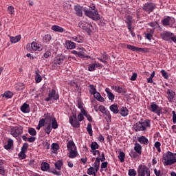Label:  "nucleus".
Returning a JSON list of instances; mask_svg holds the SVG:
<instances>
[{
    "label": "nucleus",
    "instance_id": "55",
    "mask_svg": "<svg viewBox=\"0 0 176 176\" xmlns=\"http://www.w3.org/2000/svg\"><path fill=\"white\" fill-rule=\"evenodd\" d=\"M28 143H24L23 146L21 147V151L26 153L27 150L28 149Z\"/></svg>",
    "mask_w": 176,
    "mask_h": 176
},
{
    "label": "nucleus",
    "instance_id": "3",
    "mask_svg": "<svg viewBox=\"0 0 176 176\" xmlns=\"http://www.w3.org/2000/svg\"><path fill=\"white\" fill-rule=\"evenodd\" d=\"M77 106L79 109H80V113L78 116V122H82L83 119H85L84 116H87V113H86V111L85 109H83V102H82V99L80 98H78L77 100Z\"/></svg>",
    "mask_w": 176,
    "mask_h": 176
},
{
    "label": "nucleus",
    "instance_id": "32",
    "mask_svg": "<svg viewBox=\"0 0 176 176\" xmlns=\"http://www.w3.org/2000/svg\"><path fill=\"white\" fill-rule=\"evenodd\" d=\"M52 30L56 32H64V28L56 25H52Z\"/></svg>",
    "mask_w": 176,
    "mask_h": 176
},
{
    "label": "nucleus",
    "instance_id": "13",
    "mask_svg": "<svg viewBox=\"0 0 176 176\" xmlns=\"http://www.w3.org/2000/svg\"><path fill=\"white\" fill-rule=\"evenodd\" d=\"M126 49L132 50V52H143L144 53H148L149 52V49L148 48H141L131 45H127Z\"/></svg>",
    "mask_w": 176,
    "mask_h": 176
},
{
    "label": "nucleus",
    "instance_id": "58",
    "mask_svg": "<svg viewBox=\"0 0 176 176\" xmlns=\"http://www.w3.org/2000/svg\"><path fill=\"white\" fill-rule=\"evenodd\" d=\"M60 67L59 64L54 61V63L51 66V69H57Z\"/></svg>",
    "mask_w": 176,
    "mask_h": 176
},
{
    "label": "nucleus",
    "instance_id": "19",
    "mask_svg": "<svg viewBox=\"0 0 176 176\" xmlns=\"http://www.w3.org/2000/svg\"><path fill=\"white\" fill-rule=\"evenodd\" d=\"M138 141L140 144H144V145H148V144H149V140L145 136L138 138Z\"/></svg>",
    "mask_w": 176,
    "mask_h": 176
},
{
    "label": "nucleus",
    "instance_id": "49",
    "mask_svg": "<svg viewBox=\"0 0 176 176\" xmlns=\"http://www.w3.org/2000/svg\"><path fill=\"white\" fill-rule=\"evenodd\" d=\"M3 97H6V98H12V97H13V93L10 91L5 92Z\"/></svg>",
    "mask_w": 176,
    "mask_h": 176
},
{
    "label": "nucleus",
    "instance_id": "7",
    "mask_svg": "<svg viewBox=\"0 0 176 176\" xmlns=\"http://www.w3.org/2000/svg\"><path fill=\"white\" fill-rule=\"evenodd\" d=\"M23 126L18 125L11 128L10 134L12 137H19L23 134Z\"/></svg>",
    "mask_w": 176,
    "mask_h": 176
},
{
    "label": "nucleus",
    "instance_id": "46",
    "mask_svg": "<svg viewBox=\"0 0 176 176\" xmlns=\"http://www.w3.org/2000/svg\"><path fill=\"white\" fill-rule=\"evenodd\" d=\"M154 146H155V148H156L157 151L159 153L162 152V148H160V146H162V144L160 143V142H156L154 144Z\"/></svg>",
    "mask_w": 176,
    "mask_h": 176
},
{
    "label": "nucleus",
    "instance_id": "12",
    "mask_svg": "<svg viewBox=\"0 0 176 176\" xmlns=\"http://www.w3.org/2000/svg\"><path fill=\"white\" fill-rule=\"evenodd\" d=\"M100 170V160H96L95 162L94 168H89V175H96V173Z\"/></svg>",
    "mask_w": 176,
    "mask_h": 176
},
{
    "label": "nucleus",
    "instance_id": "15",
    "mask_svg": "<svg viewBox=\"0 0 176 176\" xmlns=\"http://www.w3.org/2000/svg\"><path fill=\"white\" fill-rule=\"evenodd\" d=\"M173 35L174 34L170 32H164L160 34V36L164 41H170Z\"/></svg>",
    "mask_w": 176,
    "mask_h": 176
},
{
    "label": "nucleus",
    "instance_id": "16",
    "mask_svg": "<svg viewBox=\"0 0 176 176\" xmlns=\"http://www.w3.org/2000/svg\"><path fill=\"white\" fill-rule=\"evenodd\" d=\"M65 57L63 55H57L54 58V61L58 64L59 65H61L63 63H64Z\"/></svg>",
    "mask_w": 176,
    "mask_h": 176
},
{
    "label": "nucleus",
    "instance_id": "60",
    "mask_svg": "<svg viewBox=\"0 0 176 176\" xmlns=\"http://www.w3.org/2000/svg\"><path fill=\"white\" fill-rule=\"evenodd\" d=\"M8 12L10 13L11 14H13L14 13V8L12 6H10L8 8Z\"/></svg>",
    "mask_w": 176,
    "mask_h": 176
},
{
    "label": "nucleus",
    "instance_id": "50",
    "mask_svg": "<svg viewBox=\"0 0 176 176\" xmlns=\"http://www.w3.org/2000/svg\"><path fill=\"white\" fill-rule=\"evenodd\" d=\"M128 175L129 176H135L137 175V171H135V169H129Z\"/></svg>",
    "mask_w": 176,
    "mask_h": 176
},
{
    "label": "nucleus",
    "instance_id": "56",
    "mask_svg": "<svg viewBox=\"0 0 176 176\" xmlns=\"http://www.w3.org/2000/svg\"><path fill=\"white\" fill-rule=\"evenodd\" d=\"M129 156H130L132 159H135V157H137V156H138V154L135 151H131L129 153Z\"/></svg>",
    "mask_w": 176,
    "mask_h": 176
},
{
    "label": "nucleus",
    "instance_id": "28",
    "mask_svg": "<svg viewBox=\"0 0 176 176\" xmlns=\"http://www.w3.org/2000/svg\"><path fill=\"white\" fill-rule=\"evenodd\" d=\"M111 89L113 90L116 91V93H122V94L126 93V91H124V89H123V87H122L113 86V87H111Z\"/></svg>",
    "mask_w": 176,
    "mask_h": 176
},
{
    "label": "nucleus",
    "instance_id": "9",
    "mask_svg": "<svg viewBox=\"0 0 176 176\" xmlns=\"http://www.w3.org/2000/svg\"><path fill=\"white\" fill-rule=\"evenodd\" d=\"M142 9L147 13H152L156 9V5L152 2H147L143 5Z\"/></svg>",
    "mask_w": 176,
    "mask_h": 176
},
{
    "label": "nucleus",
    "instance_id": "23",
    "mask_svg": "<svg viewBox=\"0 0 176 176\" xmlns=\"http://www.w3.org/2000/svg\"><path fill=\"white\" fill-rule=\"evenodd\" d=\"M120 114L121 115V116L126 118V116L129 115V109H127V107H121V109H120Z\"/></svg>",
    "mask_w": 176,
    "mask_h": 176
},
{
    "label": "nucleus",
    "instance_id": "25",
    "mask_svg": "<svg viewBox=\"0 0 176 176\" xmlns=\"http://www.w3.org/2000/svg\"><path fill=\"white\" fill-rule=\"evenodd\" d=\"M75 10L77 16L79 17H82L83 16V9L80 6H77L75 7Z\"/></svg>",
    "mask_w": 176,
    "mask_h": 176
},
{
    "label": "nucleus",
    "instance_id": "20",
    "mask_svg": "<svg viewBox=\"0 0 176 176\" xmlns=\"http://www.w3.org/2000/svg\"><path fill=\"white\" fill-rule=\"evenodd\" d=\"M155 32L154 30H150L149 31H147L144 33L146 39H148V41L152 40V38H153V33Z\"/></svg>",
    "mask_w": 176,
    "mask_h": 176
},
{
    "label": "nucleus",
    "instance_id": "57",
    "mask_svg": "<svg viewBox=\"0 0 176 176\" xmlns=\"http://www.w3.org/2000/svg\"><path fill=\"white\" fill-rule=\"evenodd\" d=\"M161 74L164 79H168V74L166 73V70H161Z\"/></svg>",
    "mask_w": 176,
    "mask_h": 176
},
{
    "label": "nucleus",
    "instance_id": "14",
    "mask_svg": "<svg viewBox=\"0 0 176 176\" xmlns=\"http://www.w3.org/2000/svg\"><path fill=\"white\" fill-rule=\"evenodd\" d=\"M174 23H175V19L171 16H167L162 20V24L164 25H169L170 27H172Z\"/></svg>",
    "mask_w": 176,
    "mask_h": 176
},
{
    "label": "nucleus",
    "instance_id": "42",
    "mask_svg": "<svg viewBox=\"0 0 176 176\" xmlns=\"http://www.w3.org/2000/svg\"><path fill=\"white\" fill-rule=\"evenodd\" d=\"M126 157V155L124 154V152H120L118 155V159L120 160V162L121 163H123L124 162V157Z\"/></svg>",
    "mask_w": 176,
    "mask_h": 176
},
{
    "label": "nucleus",
    "instance_id": "47",
    "mask_svg": "<svg viewBox=\"0 0 176 176\" xmlns=\"http://www.w3.org/2000/svg\"><path fill=\"white\" fill-rule=\"evenodd\" d=\"M55 167L57 170H61V167H63V162L61 160H59L56 162Z\"/></svg>",
    "mask_w": 176,
    "mask_h": 176
},
{
    "label": "nucleus",
    "instance_id": "59",
    "mask_svg": "<svg viewBox=\"0 0 176 176\" xmlns=\"http://www.w3.org/2000/svg\"><path fill=\"white\" fill-rule=\"evenodd\" d=\"M50 56H52V52L50 50L47 51L46 52H45L43 54V57L45 58H49V57H50Z\"/></svg>",
    "mask_w": 176,
    "mask_h": 176
},
{
    "label": "nucleus",
    "instance_id": "41",
    "mask_svg": "<svg viewBox=\"0 0 176 176\" xmlns=\"http://www.w3.org/2000/svg\"><path fill=\"white\" fill-rule=\"evenodd\" d=\"M52 129L56 130V129L58 128V124H57V120H56V118H54L52 120Z\"/></svg>",
    "mask_w": 176,
    "mask_h": 176
},
{
    "label": "nucleus",
    "instance_id": "43",
    "mask_svg": "<svg viewBox=\"0 0 176 176\" xmlns=\"http://www.w3.org/2000/svg\"><path fill=\"white\" fill-rule=\"evenodd\" d=\"M36 83H39L42 81V76L38 73V72H36V78H35Z\"/></svg>",
    "mask_w": 176,
    "mask_h": 176
},
{
    "label": "nucleus",
    "instance_id": "48",
    "mask_svg": "<svg viewBox=\"0 0 176 176\" xmlns=\"http://www.w3.org/2000/svg\"><path fill=\"white\" fill-rule=\"evenodd\" d=\"M91 151H96V149H98V144L97 142H94L90 145Z\"/></svg>",
    "mask_w": 176,
    "mask_h": 176
},
{
    "label": "nucleus",
    "instance_id": "63",
    "mask_svg": "<svg viewBox=\"0 0 176 176\" xmlns=\"http://www.w3.org/2000/svg\"><path fill=\"white\" fill-rule=\"evenodd\" d=\"M172 115H173V122L174 123V124H175L176 123V113L175 111H172Z\"/></svg>",
    "mask_w": 176,
    "mask_h": 176
},
{
    "label": "nucleus",
    "instance_id": "22",
    "mask_svg": "<svg viewBox=\"0 0 176 176\" xmlns=\"http://www.w3.org/2000/svg\"><path fill=\"white\" fill-rule=\"evenodd\" d=\"M105 92L107 93L109 100L111 101H113L115 100V95L111 92V89L109 88H106Z\"/></svg>",
    "mask_w": 176,
    "mask_h": 176
},
{
    "label": "nucleus",
    "instance_id": "11",
    "mask_svg": "<svg viewBox=\"0 0 176 176\" xmlns=\"http://www.w3.org/2000/svg\"><path fill=\"white\" fill-rule=\"evenodd\" d=\"M52 98L54 100H58L60 98V96L58 94L56 93V90L52 89L50 91L48 94V97L45 99V101L49 102L52 101Z\"/></svg>",
    "mask_w": 176,
    "mask_h": 176
},
{
    "label": "nucleus",
    "instance_id": "6",
    "mask_svg": "<svg viewBox=\"0 0 176 176\" xmlns=\"http://www.w3.org/2000/svg\"><path fill=\"white\" fill-rule=\"evenodd\" d=\"M151 176V169L146 165H140L138 168V176Z\"/></svg>",
    "mask_w": 176,
    "mask_h": 176
},
{
    "label": "nucleus",
    "instance_id": "34",
    "mask_svg": "<svg viewBox=\"0 0 176 176\" xmlns=\"http://www.w3.org/2000/svg\"><path fill=\"white\" fill-rule=\"evenodd\" d=\"M52 41V35L46 34L43 38V42L44 43H49V41Z\"/></svg>",
    "mask_w": 176,
    "mask_h": 176
},
{
    "label": "nucleus",
    "instance_id": "10",
    "mask_svg": "<svg viewBox=\"0 0 176 176\" xmlns=\"http://www.w3.org/2000/svg\"><path fill=\"white\" fill-rule=\"evenodd\" d=\"M69 122L70 124L72 126V127H74L75 129L80 127V123L76 118V114H74L72 116H70Z\"/></svg>",
    "mask_w": 176,
    "mask_h": 176
},
{
    "label": "nucleus",
    "instance_id": "64",
    "mask_svg": "<svg viewBox=\"0 0 176 176\" xmlns=\"http://www.w3.org/2000/svg\"><path fill=\"white\" fill-rule=\"evenodd\" d=\"M154 173L156 176L162 175V172L160 171V170H157V169L156 168L154 169Z\"/></svg>",
    "mask_w": 176,
    "mask_h": 176
},
{
    "label": "nucleus",
    "instance_id": "24",
    "mask_svg": "<svg viewBox=\"0 0 176 176\" xmlns=\"http://www.w3.org/2000/svg\"><path fill=\"white\" fill-rule=\"evenodd\" d=\"M166 94H168V100H169V101H171V100H173L174 97H175V92L171 89H168Z\"/></svg>",
    "mask_w": 176,
    "mask_h": 176
},
{
    "label": "nucleus",
    "instance_id": "33",
    "mask_svg": "<svg viewBox=\"0 0 176 176\" xmlns=\"http://www.w3.org/2000/svg\"><path fill=\"white\" fill-rule=\"evenodd\" d=\"M109 109L113 113H119V109L118 108V105L116 104H111L109 107Z\"/></svg>",
    "mask_w": 176,
    "mask_h": 176
},
{
    "label": "nucleus",
    "instance_id": "8",
    "mask_svg": "<svg viewBox=\"0 0 176 176\" xmlns=\"http://www.w3.org/2000/svg\"><path fill=\"white\" fill-rule=\"evenodd\" d=\"M149 111L153 112V113H157L158 116L162 115V107H159L157 104L155 102H152L148 107Z\"/></svg>",
    "mask_w": 176,
    "mask_h": 176
},
{
    "label": "nucleus",
    "instance_id": "1",
    "mask_svg": "<svg viewBox=\"0 0 176 176\" xmlns=\"http://www.w3.org/2000/svg\"><path fill=\"white\" fill-rule=\"evenodd\" d=\"M151 128V120H145L139 121L133 125L135 131H145L146 129Z\"/></svg>",
    "mask_w": 176,
    "mask_h": 176
},
{
    "label": "nucleus",
    "instance_id": "18",
    "mask_svg": "<svg viewBox=\"0 0 176 176\" xmlns=\"http://www.w3.org/2000/svg\"><path fill=\"white\" fill-rule=\"evenodd\" d=\"M67 151H76V146H75V143L74 141L68 142L67 144Z\"/></svg>",
    "mask_w": 176,
    "mask_h": 176
},
{
    "label": "nucleus",
    "instance_id": "21",
    "mask_svg": "<svg viewBox=\"0 0 176 176\" xmlns=\"http://www.w3.org/2000/svg\"><path fill=\"white\" fill-rule=\"evenodd\" d=\"M21 111L23 113H28L30 112V104L27 103H23V105L21 107Z\"/></svg>",
    "mask_w": 176,
    "mask_h": 176
},
{
    "label": "nucleus",
    "instance_id": "31",
    "mask_svg": "<svg viewBox=\"0 0 176 176\" xmlns=\"http://www.w3.org/2000/svg\"><path fill=\"white\" fill-rule=\"evenodd\" d=\"M51 149L53 153H57V151L60 149V146L57 143H53L51 146Z\"/></svg>",
    "mask_w": 176,
    "mask_h": 176
},
{
    "label": "nucleus",
    "instance_id": "54",
    "mask_svg": "<svg viewBox=\"0 0 176 176\" xmlns=\"http://www.w3.org/2000/svg\"><path fill=\"white\" fill-rule=\"evenodd\" d=\"M104 115H106V119H107V122H111V120L112 119L111 113L107 111L106 113H104Z\"/></svg>",
    "mask_w": 176,
    "mask_h": 176
},
{
    "label": "nucleus",
    "instance_id": "39",
    "mask_svg": "<svg viewBox=\"0 0 176 176\" xmlns=\"http://www.w3.org/2000/svg\"><path fill=\"white\" fill-rule=\"evenodd\" d=\"M69 152V157H70L71 159H74V157H76V156L78 155V152L76 151V150H71Z\"/></svg>",
    "mask_w": 176,
    "mask_h": 176
},
{
    "label": "nucleus",
    "instance_id": "30",
    "mask_svg": "<svg viewBox=\"0 0 176 176\" xmlns=\"http://www.w3.org/2000/svg\"><path fill=\"white\" fill-rule=\"evenodd\" d=\"M66 46L69 50L75 49V47H76V45L75 44V43L71 41H66Z\"/></svg>",
    "mask_w": 176,
    "mask_h": 176
},
{
    "label": "nucleus",
    "instance_id": "44",
    "mask_svg": "<svg viewBox=\"0 0 176 176\" xmlns=\"http://www.w3.org/2000/svg\"><path fill=\"white\" fill-rule=\"evenodd\" d=\"M28 133L32 137H35V135H36V130L34 128H29Z\"/></svg>",
    "mask_w": 176,
    "mask_h": 176
},
{
    "label": "nucleus",
    "instance_id": "40",
    "mask_svg": "<svg viewBox=\"0 0 176 176\" xmlns=\"http://www.w3.org/2000/svg\"><path fill=\"white\" fill-rule=\"evenodd\" d=\"M52 130H53V128H52V124H49L47 127H45L44 129V131L45 133H46V134H50V133H52Z\"/></svg>",
    "mask_w": 176,
    "mask_h": 176
},
{
    "label": "nucleus",
    "instance_id": "37",
    "mask_svg": "<svg viewBox=\"0 0 176 176\" xmlns=\"http://www.w3.org/2000/svg\"><path fill=\"white\" fill-rule=\"evenodd\" d=\"M49 167H50V165L47 162H43L41 164V170L43 171H47V170H49Z\"/></svg>",
    "mask_w": 176,
    "mask_h": 176
},
{
    "label": "nucleus",
    "instance_id": "52",
    "mask_svg": "<svg viewBox=\"0 0 176 176\" xmlns=\"http://www.w3.org/2000/svg\"><path fill=\"white\" fill-rule=\"evenodd\" d=\"M98 110L102 112V113H107L108 111H107V109L103 105H100L98 107Z\"/></svg>",
    "mask_w": 176,
    "mask_h": 176
},
{
    "label": "nucleus",
    "instance_id": "2",
    "mask_svg": "<svg viewBox=\"0 0 176 176\" xmlns=\"http://www.w3.org/2000/svg\"><path fill=\"white\" fill-rule=\"evenodd\" d=\"M163 162L164 166H171L176 163V153H173L170 151H168L166 153L163 155Z\"/></svg>",
    "mask_w": 176,
    "mask_h": 176
},
{
    "label": "nucleus",
    "instance_id": "4",
    "mask_svg": "<svg viewBox=\"0 0 176 176\" xmlns=\"http://www.w3.org/2000/svg\"><path fill=\"white\" fill-rule=\"evenodd\" d=\"M89 17L95 21L100 20L98 11L96 10V6L93 3L89 6Z\"/></svg>",
    "mask_w": 176,
    "mask_h": 176
},
{
    "label": "nucleus",
    "instance_id": "61",
    "mask_svg": "<svg viewBox=\"0 0 176 176\" xmlns=\"http://www.w3.org/2000/svg\"><path fill=\"white\" fill-rule=\"evenodd\" d=\"M25 152L23 151H21L19 154V157H20L21 160L22 159H25Z\"/></svg>",
    "mask_w": 176,
    "mask_h": 176
},
{
    "label": "nucleus",
    "instance_id": "5",
    "mask_svg": "<svg viewBox=\"0 0 176 176\" xmlns=\"http://www.w3.org/2000/svg\"><path fill=\"white\" fill-rule=\"evenodd\" d=\"M89 93L92 96H94V98L99 101L100 102H104L105 101V99L102 96H101V94L97 91V89H96V86L93 85H89Z\"/></svg>",
    "mask_w": 176,
    "mask_h": 176
},
{
    "label": "nucleus",
    "instance_id": "62",
    "mask_svg": "<svg viewBox=\"0 0 176 176\" xmlns=\"http://www.w3.org/2000/svg\"><path fill=\"white\" fill-rule=\"evenodd\" d=\"M43 146L45 149H50V143L48 142H45L43 143Z\"/></svg>",
    "mask_w": 176,
    "mask_h": 176
},
{
    "label": "nucleus",
    "instance_id": "29",
    "mask_svg": "<svg viewBox=\"0 0 176 176\" xmlns=\"http://www.w3.org/2000/svg\"><path fill=\"white\" fill-rule=\"evenodd\" d=\"M12 146H13V140L8 139L7 144L4 145V148L9 151V149H12Z\"/></svg>",
    "mask_w": 176,
    "mask_h": 176
},
{
    "label": "nucleus",
    "instance_id": "38",
    "mask_svg": "<svg viewBox=\"0 0 176 176\" xmlns=\"http://www.w3.org/2000/svg\"><path fill=\"white\" fill-rule=\"evenodd\" d=\"M73 41L78 43H82L83 42V37L82 36H77L73 37Z\"/></svg>",
    "mask_w": 176,
    "mask_h": 176
},
{
    "label": "nucleus",
    "instance_id": "27",
    "mask_svg": "<svg viewBox=\"0 0 176 176\" xmlns=\"http://www.w3.org/2000/svg\"><path fill=\"white\" fill-rule=\"evenodd\" d=\"M132 20H133V17H131V16L130 15L127 16L126 18V23L127 24V28H128V30H129L130 31L131 28V24L133 23Z\"/></svg>",
    "mask_w": 176,
    "mask_h": 176
},
{
    "label": "nucleus",
    "instance_id": "35",
    "mask_svg": "<svg viewBox=\"0 0 176 176\" xmlns=\"http://www.w3.org/2000/svg\"><path fill=\"white\" fill-rule=\"evenodd\" d=\"M21 39V36L18 35L15 37H11L10 42L11 43H17V42H19V41H20Z\"/></svg>",
    "mask_w": 176,
    "mask_h": 176
},
{
    "label": "nucleus",
    "instance_id": "45",
    "mask_svg": "<svg viewBox=\"0 0 176 176\" xmlns=\"http://www.w3.org/2000/svg\"><path fill=\"white\" fill-rule=\"evenodd\" d=\"M45 122H50V120H53V118L50 116V113L44 114V118Z\"/></svg>",
    "mask_w": 176,
    "mask_h": 176
},
{
    "label": "nucleus",
    "instance_id": "36",
    "mask_svg": "<svg viewBox=\"0 0 176 176\" xmlns=\"http://www.w3.org/2000/svg\"><path fill=\"white\" fill-rule=\"evenodd\" d=\"M100 65H101L100 63H97L91 64L89 67V71H94L96 69V68H98V67H100Z\"/></svg>",
    "mask_w": 176,
    "mask_h": 176
},
{
    "label": "nucleus",
    "instance_id": "26",
    "mask_svg": "<svg viewBox=\"0 0 176 176\" xmlns=\"http://www.w3.org/2000/svg\"><path fill=\"white\" fill-rule=\"evenodd\" d=\"M79 27L80 28H82V30L86 31L87 34H89V23L82 22L79 24Z\"/></svg>",
    "mask_w": 176,
    "mask_h": 176
},
{
    "label": "nucleus",
    "instance_id": "51",
    "mask_svg": "<svg viewBox=\"0 0 176 176\" xmlns=\"http://www.w3.org/2000/svg\"><path fill=\"white\" fill-rule=\"evenodd\" d=\"M31 47L32 50H38V49H40V47L38 46V43L34 42L31 43Z\"/></svg>",
    "mask_w": 176,
    "mask_h": 176
},
{
    "label": "nucleus",
    "instance_id": "53",
    "mask_svg": "<svg viewBox=\"0 0 176 176\" xmlns=\"http://www.w3.org/2000/svg\"><path fill=\"white\" fill-rule=\"evenodd\" d=\"M148 25H150V27H152L153 28H157V27H159V23H157V21L151 22L148 23Z\"/></svg>",
    "mask_w": 176,
    "mask_h": 176
},
{
    "label": "nucleus",
    "instance_id": "17",
    "mask_svg": "<svg viewBox=\"0 0 176 176\" xmlns=\"http://www.w3.org/2000/svg\"><path fill=\"white\" fill-rule=\"evenodd\" d=\"M134 151L139 156L141 155V153H142V146H141V144L137 142L135 143Z\"/></svg>",
    "mask_w": 176,
    "mask_h": 176
}]
</instances>
